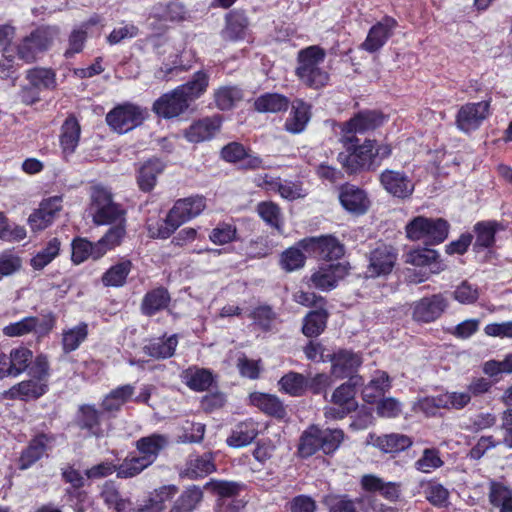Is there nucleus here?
<instances>
[{"label": "nucleus", "mask_w": 512, "mask_h": 512, "mask_svg": "<svg viewBox=\"0 0 512 512\" xmlns=\"http://www.w3.org/2000/svg\"><path fill=\"white\" fill-rule=\"evenodd\" d=\"M255 184L267 192L278 193L283 199L293 201L306 195L301 183L280 177H272L268 174L259 175L254 180Z\"/></svg>", "instance_id": "12"}, {"label": "nucleus", "mask_w": 512, "mask_h": 512, "mask_svg": "<svg viewBox=\"0 0 512 512\" xmlns=\"http://www.w3.org/2000/svg\"><path fill=\"white\" fill-rule=\"evenodd\" d=\"M47 391V384L44 382H37L34 379L22 381L8 391L4 392V397L7 399H20L30 400L37 399Z\"/></svg>", "instance_id": "27"}, {"label": "nucleus", "mask_w": 512, "mask_h": 512, "mask_svg": "<svg viewBox=\"0 0 512 512\" xmlns=\"http://www.w3.org/2000/svg\"><path fill=\"white\" fill-rule=\"evenodd\" d=\"M57 35L58 29L55 27H40L23 38L17 46H5L0 59L1 77H9L15 71L17 59L26 63L33 62L39 53L50 47Z\"/></svg>", "instance_id": "1"}, {"label": "nucleus", "mask_w": 512, "mask_h": 512, "mask_svg": "<svg viewBox=\"0 0 512 512\" xmlns=\"http://www.w3.org/2000/svg\"><path fill=\"white\" fill-rule=\"evenodd\" d=\"M208 85L209 75L205 71L200 70L193 74L191 80L176 88L191 103L206 92Z\"/></svg>", "instance_id": "34"}, {"label": "nucleus", "mask_w": 512, "mask_h": 512, "mask_svg": "<svg viewBox=\"0 0 512 512\" xmlns=\"http://www.w3.org/2000/svg\"><path fill=\"white\" fill-rule=\"evenodd\" d=\"M425 498L434 506L445 507L449 503V491L442 484L428 482L424 488Z\"/></svg>", "instance_id": "61"}, {"label": "nucleus", "mask_w": 512, "mask_h": 512, "mask_svg": "<svg viewBox=\"0 0 512 512\" xmlns=\"http://www.w3.org/2000/svg\"><path fill=\"white\" fill-rule=\"evenodd\" d=\"M33 353L27 348L20 347L10 352L12 376L16 377L24 372L32 363Z\"/></svg>", "instance_id": "57"}, {"label": "nucleus", "mask_w": 512, "mask_h": 512, "mask_svg": "<svg viewBox=\"0 0 512 512\" xmlns=\"http://www.w3.org/2000/svg\"><path fill=\"white\" fill-rule=\"evenodd\" d=\"M289 99L278 93H266L259 96L255 102V110L261 113H277L286 110Z\"/></svg>", "instance_id": "42"}, {"label": "nucleus", "mask_w": 512, "mask_h": 512, "mask_svg": "<svg viewBox=\"0 0 512 512\" xmlns=\"http://www.w3.org/2000/svg\"><path fill=\"white\" fill-rule=\"evenodd\" d=\"M243 98V93L237 86H223L214 91V101L220 110H230Z\"/></svg>", "instance_id": "48"}, {"label": "nucleus", "mask_w": 512, "mask_h": 512, "mask_svg": "<svg viewBox=\"0 0 512 512\" xmlns=\"http://www.w3.org/2000/svg\"><path fill=\"white\" fill-rule=\"evenodd\" d=\"M256 211L259 217L271 228L281 232L283 229V214L278 204L272 201H263L257 204Z\"/></svg>", "instance_id": "44"}, {"label": "nucleus", "mask_w": 512, "mask_h": 512, "mask_svg": "<svg viewBox=\"0 0 512 512\" xmlns=\"http://www.w3.org/2000/svg\"><path fill=\"white\" fill-rule=\"evenodd\" d=\"M449 301L441 293L424 297L413 304V319L429 323L438 319L448 308Z\"/></svg>", "instance_id": "14"}, {"label": "nucleus", "mask_w": 512, "mask_h": 512, "mask_svg": "<svg viewBox=\"0 0 512 512\" xmlns=\"http://www.w3.org/2000/svg\"><path fill=\"white\" fill-rule=\"evenodd\" d=\"M55 325V317L52 314L39 319L37 317H25L17 322L6 325L2 332L7 337H20L29 333H36L39 336L47 335Z\"/></svg>", "instance_id": "10"}, {"label": "nucleus", "mask_w": 512, "mask_h": 512, "mask_svg": "<svg viewBox=\"0 0 512 512\" xmlns=\"http://www.w3.org/2000/svg\"><path fill=\"white\" fill-rule=\"evenodd\" d=\"M348 154H339L338 159L347 172L354 173L359 169H375L374 141L365 140L363 144L353 142V146L343 145Z\"/></svg>", "instance_id": "9"}, {"label": "nucleus", "mask_w": 512, "mask_h": 512, "mask_svg": "<svg viewBox=\"0 0 512 512\" xmlns=\"http://www.w3.org/2000/svg\"><path fill=\"white\" fill-rule=\"evenodd\" d=\"M479 296V287L467 280L462 281L453 291V298L463 305L474 304L479 299Z\"/></svg>", "instance_id": "59"}, {"label": "nucleus", "mask_w": 512, "mask_h": 512, "mask_svg": "<svg viewBox=\"0 0 512 512\" xmlns=\"http://www.w3.org/2000/svg\"><path fill=\"white\" fill-rule=\"evenodd\" d=\"M329 512H360L362 500L351 499L347 495L330 497L326 500Z\"/></svg>", "instance_id": "58"}, {"label": "nucleus", "mask_w": 512, "mask_h": 512, "mask_svg": "<svg viewBox=\"0 0 512 512\" xmlns=\"http://www.w3.org/2000/svg\"><path fill=\"white\" fill-rule=\"evenodd\" d=\"M112 225L107 233L97 241V256H103L107 251L119 245L126 233L125 223H115Z\"/></svg>", "instance_id": "50"}, {"label": "nucleus", "mask_w": 512, "mask_h": 512, "mask_svg": "<svg viewBox=\"0 0 512 512\" xmlns=\"http://www.w3.org/2000/svg\"><path fill=\"white\" fill-rule=\"evenodd\" d=\"M299 246L328 260H337L344 254L343 245L333 237L306 238L299 242Z\"/></svg>", "instance_id": "18"}, {"label": "nucleus", "mask_w": 512, "mask_h": 512, "mask_svg": "<svg viewBox=\"0 0 512 512\" xmlns=\"http://www.w3.org/2000/svg\"><path fill=\"white\" fill-rule=\"evenodd\" d=\"M258 434V423L247 420L235 426L226 442L230 447L240 448L249 445Z\"/></svg>", "instance_id": "29"}, {"label": "nucleus", "mask_w": 512, "mask_h": 512, "mask_svg": "<svg viewBox=\"0 0 512 512\" xmlns=\"http://www.w3.org/2000/svg\"><path fill=\"white\" fill-rule=\"evenodd\" d=\"M252 403L260 410L277 418L286 416V409L280 399L275 395L256 393L251 395Z\"/></svg>", "instance_id": "39"}, {"label": "nucleus", "mask_w": 512, "mask_h": 512, "mask_svg": "<svg viewBox=\"0 0 512 512\" xmlns=\"http://www.w3.org/2000/svg\"><path fill=\"white\" fill-rule=\"evenodd\" d=\"M226 22V27L222 31V37L225 40L238 41L244 39L248 20L242 13H230Z\"/></svg>", "instance_id": "46"}, {"label": "nucleus", "mask_w": 512, "mask_h": 512, "mask_svg": "<svg viewBox=\"0 0 512 512\" xmlns=\"http://www.w3.org/2000/svg\"><path fill=\"white\" fill-rule=\"evenodd\" d=\"M380 183L389 194L402 199L410 197L414 191L412 180L400 171L384 170L380 174Z\"/></svg>", "instance_id": "19"}, {"label": "nucleus", "mask_w": 512, "mask_h": 512, "mask_svg": "<svg viewBox=\"0 0 512 512\" xmlns=\"http://www.w3.org/2000/svg\"><path fill=\"white\" fill-rule=\"evenodd\" d=\"M190 103L186 100L177 88L163 94L153 104V111L160 117L170 119L184 113Z\"/></svg>", "instance_id": "17"}, {"label": "nucleus", "mask_w": 512, "mask_h": 512, "mask_svg": "<svg viewBox=\"0 0 512 512\" xmlns=\"http://www.w3.org/2000/svg\"><path fill=\"white\" fill-rule=\"evenodd\" d=\"M88 336V325L81 322L74 327L64 329L62 332V349L64 353L77 350Z\"/></svg>", "instance_id": "41"}, {"label": "nucleus", "mask_w": 512, "mask_h": 512, "mask_svg": "<svg viewBox=\"0 0 512 512\" xmlns=\"http://www.w3.org/2000/svg\"><path fill=\"white\" fill-rule=\"evenodd\" d=\"M326 51L318 45L303 48L297 53L295 74L306 86L314 89L328 84L330 76L324 68Z\"/></svg>", "instance_id": "3"}, {"label": "nucleus", "mask_w": 512, "mask_h": 512, "mask_svg": "<svg viewBox=\"0 0 512 512\" xmlns=\"http://www.w3.org/2000/svg\"><path fill=\"white\" fill-rule=\"evenodd\" d=\"M182 381L194 391H205L213 383V374L210 370L196 366L189 367L181 374Z\"/></svg>", "instance_id": "31"}, {"label": "nucleus", "mask_w": 512, "mask_h": 512, "mask_svg": "<svg viewBox=\"0 0 512 512\" xmlns=\"http://www.w3.org/2000/svg\"><path fill=\"white\" fill-rule=\"evenodd\" d=\"M205 207V199L200 196L179 199L169 211L165 219V228L159 232L160 236L169 237L182 224L198 216Z\"/></svg>", "instance_id": "5"}, {"label": "nucleus", "mask_w": 512, "mask_h": 512, "mask_svg": "<svg viewBox=\"0 0 512 512\" xmlns=\"http://www.w3.org/2000/svg\"><path fill=\"white\" fill-rule=\"evenodd\" d=\"M442 465L443 461L439 456V451L430 448L425 449L415 462V468L422 473H431Z\"/></svg>", "instance_id": "62"}, {"label": "nucleus", "mask_w": 512, "mask_h": 512, "mask_svg": "<svg viewBox=\"0 0 512 512\" xmlns=\"http://www.w3.org/2000/svg\"><path fill=\"white\" fill-rule=\"evenodd\" d=\"M132 268L129 260H122L111 266L102 276V283L107 287H121L125 284Z\"/></svg>", "instance_id": "47"}, {"label": "nucleus", "mask_w": 512, "mask_h": 512, "mask_svg": "<svg viewBox=\"0 0 512 512\" xmlns=\"http://www.w3.org/2000/svg\"><path fill=\"white\" fill-rule=\"evenodd\" d=\"M383 121V115L376 111L360 112L342 125L340 141L343 145H349L348 147L351 148L353 142L359 141L356 137L357 133L362 134L369 130H374L379 127Z\"/></svg>", "instance_id": "8"}, {"label": "nucleus", "mask_w": 512, "mask_h": 512, "mask_svg": "<svg viewBox=\"0 0 512 512\" xmlns=\"http://www.w3.org/2000/svg\"><path fill=\"white\" fill-rule=\"evenodd\" d=\"M471 401L470 393L466 391H447L442 393L444 409L461 410Z\"/></svg>", "instance_id": "64"}, {"label": "nucleus", "mask_w": 512, "mask_h": 512, "mask_svg": "<svg viewBox=\"0 0 512 512\" xmlns=\"http://www.w3.org/2000/svg\"><path fill=\"white\" fill-rule=\"evenodd\" d=\"M202 499L203 492L199 487H189L175 501L170 512H193Z\"/></svg>", "instance_id": "49"}, {"label": "nucleus", "mask_w": 512, "mask_h": 512, "mask_svg": "<svg viewBox=\"0 0 512 512\" xmlns=\"http://www.w3.org/2000/svg\"><path fill=\"white\" fill-rule=\"evenodd\" d=\"M144 118L145 112L141 107L124 103L108 112L106 122L113 131L124 134L141 125Z\"/></svg>", "instance_id": "7"}, {"label": "nucleus", "mask_w": 512, "mask_h": 512, "mask_svg": "<svg viewBox=\"0 0 512 512\" xmlns=\"http://www.w3.org/2000/svg\"><path fill=\"white\" fill-rule=\"evenodd\" d=\"M327 317L323 309L311 311L304 320L303 333L308 337L318 336L326 327Z\"/></svg>", "instance_id": "54"}, {"label": "nucleus", "mask_w": 512, "mask_h": 512, "mask_svg": "<svg viewBox=\"0 0 512 512\" xmlns=\"http://www.w3.org/2000/svg\"><path fill=\"white\" fill-rule=\"evenodd\" d=\"M61 243L58 238L50 239L44 248L31 259V266L35 270H41L51 263L59 254Z\"/></svg>", "instance_id": "53"}, {"label": "nucleus", "mask_w": 512, "mask_h": 512, "mask_svg": "<svg viewBox=\"0 0 512 512\" xmlns=\"http://www.w3.org/2000/svg\"><path fill=\"white\" fill-rule=\"evenodd\" d=\"M135 395V386L125 384L111 390L102 401V408L108 413L118 412L121 407L132 400Z\"/></svg>", "instance_id": "30"}, {"label": "nucleus", "mask_w": 512, "mask_h": 512, "mask_svg": "<svg viewBox=\"0 0 512 512\" xmlns=\"http://www.w3.org/2000/svg\"><path fill=\"white\" fill-rule=\"evenodd\" d=\"M101 497L109 507H113L117 512H130L131 501L123 499L112 483L104 485Z\"/></svg>", "instance_id": "56"}, {"label": "nucleus", "mask_w": 512, "mask_h": 512, "mask_svg": "<svg viewBox=\"0 0 512 512\" xmlns=\"http://www.w3.org/2000/svg\"><path fill=\"white\" fill-rule=\"evenodd\" d=\"M339 200L346 211L355 215L366 213L370 206L366 192L352 184H345L341 187Z\"/></svg>", "instance_id": "21"}, {"label": "nucleus", "mask_w": 512, "mask_h": 512, "mask_svg": "<svg viewBox=\"0 0 512 512\" xmlns=\"http://www.w3.org/2000/svg\"><path fill=\"white\" fill-rule=\"evenodd\" d=\"M332 362L331 374L339 379L356 376L354 373L362 364L359 354L348 350H340L329 358Z\"/></svg>", "instance_id": "22"}, {"label": "nucleus", "mask_w": 512, "mask_h": 512, "mask_svg": "<svg viewBox=\"0 0 512 512\" xmlns=\"http://www.w3.org/2000/svg\"><path fill=\"white\" fill-rule=\"evenodd\" d=\"M367 443L384 453H399L412 446V439L404 434L391 433L382 436L370 434L367 438Z\"/></svg>", "instance_id": "24"}, {"label": "nucleus", "mask_w": 512, "mask_h": 512, "mask_svg": "<svg viewBox=\"0 0 512 512\" xmlns=\"http://www.w3.org/2000/svg\"><path fill=\"white\" fill-rule=\"evenodd\" d=\"M310 119L311 106L303 100H295L285 121L284 129L291 134H299L305 130Z\"/></svg>", "instance_id": "25"}, {"label": "nucleus", "mask_w": 512, "mask_h": 512, "mask_svg": "<svg viewBox=\"0 0 512 512\" xmlns=\"http://www.w3.org/2000/svg\"><path fill=\"white\" fill-rule=\"evenodd\" d=\"M348 273L347 267L339 262L322 263L310 278L312 285L320 290H331Z\"/></svg>", "instance_id": "16"}, {"label": "nucleus", "mask_w": 512, "mask_h": 512, "mask_svg": "<svg viewBox=\"0 0 512 512\" xmlns=\"http://www.w3.org/2000/svg\"><path fill=\"white\" fill-rule=\"evenodd\" d=\"M89 213L96 225L126 222V211L113 200L110 190L102 186L92 188Z\"/></svg>", "instance_id": "4"}, {"label": "nucleus", "mask_w": 512, "mask_h": 512, "mask_svg": "<svg viewBox=\"0 0 512 512\" xmlns=\"http://www.w3.org/2000/svg\"><path fill=\"white\" fill-rule=\"evenodd\" d=\"M27 79L37 89L52 88L55 85V74L45 68H35L28 72Z\"/></svg>", "instance_id": "63"}, {"label": "nucleus", "mask_w": 512, "mask_h": 512, "mask_svg": "<svg viewBox=\"0 0 512 512\" xmlns=\"http://www.w3.org/2000/svg\"><path fill=\"white\" fill-rule=\"evenodd\" d=\"M280 390L290 396H301L308 387L307 378L297 372H289L281 377L278 382Z\"/></svg>", "instance_id": "51"}, {"label": "nucleus", "mask_w": 512, "mask_h": 512, "mask_svg": "<svg viewBox=\"0 0 512 512\" xmlns=\"http://www.w3.org/2000/svg\"><path fill=\"white\" fill-rule=\"evenodd\" d=\"M178 340L175 335L156 339L144 346V352L155 359H166L174 355Z\"/></svg>", "instance_id": "45"}, {"label": "nucleus", "mask_w": 512, "mask_h": 512, "mask_svg": "<svg viewBox=\"0 0 512 512\" xmlns=\"http://www.w3.org/2000/svg\"><path fill=\"white\" fill-rule=\"evenodd\" d=\"M169 443V437L159 433L139 438L134 444L136 452H130L119 464L118 478L127 479L139 475L156 462Z\"/></svg>", "instance_id": "2"}, {"label": "nucleus", "mask_w": 512, "mask_h": 512, "mask_svg": "<svg viewBox=\"0 0 512 512\" xmlns=\"http://www.w3.org/2000/svg\"><path fill=\"white\" fill-rule=\"evenodd\" d=\"M362 486L368 491H378L390 501H395L400 496V486L394 482H384L374 475H365L362 478Z\"/></svg>", "instance_id": "37"}, {"label": "nucleus", "mask_w": 512, "mask_h": 512, "mask_svg": "<svg viewBox=\"0 0 512 512\" xmlns=\"http://www.w3.org/2000/svg\"><path fill=\"white\" fill-rule=\"evenodd\" d=\"M397 259L395 250L388 245H378L371 251L366 276L375 278L391 273Z\"/></svg>", "instance_id": "15"}, {"label": "nucleus", "mask_w": 512, "mask_h": 512, "mask_svg": "<svg viewBox=\"0 0 512 512\" xmlns=\"http://www.w3.org/2000/svg\"><path fill=\"white\" fill-rule=\"evenodd\" d=\"M398 27V22L385 16L376 22L368 31L366 39L361 43L360 48L368 53L379 51L387 41L393 36Z\"/></svg>", "instance_id": "13"}, {"label": "nucleus", "mask_w": 512, "mask_h": 512, "mask_svg": "<svg viewBox=\"0 0 512 512\" xmlns=\"http://www.w3.org/2000/svg\"><path fill=\"white\" fill-rule=\"evenodd\" d=\"M500 228L501 225L496 221H483L475 224L476 241L474 249L491 248L495 242V234Z\"/></svg>", "instance_id": "38"}, {"label": "nucleus", "mask_w": 512, "mask_h": 512, "mask_svg": "<svg viewBox=\"0 0 512 512\" xmlns=\"http://www.w3.org/2000/svg\"><path fill=\"white\" fill-rule=\"evenodd\" d=\"M363 384L361 376H351L350 379L340 385L332 394V402L337 406H343L350 411L357 407L355 401L356 387Z\"/></svg>", "instance_id": "28"}, {"label": "nucleus", "mask_w": 512, "mask_h": 512, "mask_svg": "<svg viewBox=\"0 0 512 512\" xmlns=\"http://www.w3.org/2000/svg\"><path fill=\"white\" fill-rule=\"evenodd\" d=\"M448 223L443 219H429L418 216L406 226L407 237L411 240L424 239L431 244H439L448 236Z\"/></svg>", "instance_id": "6"}, {"label": "nucleus", "mask_w": 512, "mask_h": 512, "mask_svg": "<svg viewBox=\"0 0 512 512\" xmlns=\"http://www.w3.org/2000/svg\"><path fill=\"white\" fill-rule=\"evenodd\" d=\"M489 109L490 100L467 103L461 106L456 116L458 129L465 133L477 130L488 117Z\"/></svg>", "instance_id": "11"}, {"label": "nucleus", "mask_w": 512, "mask_h": 512, "mask_svg": "<svg viewBox=\"0 0 512 512\" xmlns=\"http://www.w3.org/2000/svg\"><path fill=\"white\" fill-rule=\"evenodd\" d=\"M321 449V429L317 426H310L306 429L299 441L298 453L301 457L307 458Z\"/></svg>", "instance_id": "43"}, {"label": "nucleus", "mask_w": 512, "mask_h": 512, "mask_svg": "<svg viewBox=\"0 0 512 512\" xmlns=\"http://www.w3.org/2000/svg\"><path fill=\"white\" fill-rule=\"evenodd\" d=\"M215 470L211 453L203 455H191L186 463L184 473L191 479L205 477Z\"/></svg>", "instance_id": "33"}, {"label": "nucleus", "mask_w": 512, "mask_h": 512, "mask_svg": "<svg viewBox=\"0 0 512 512\" xmlns=\"http://www.w3.org/2000/svg\"><path fill=\"white\" fill-rule=\"evenodd\" d=\"M48 443L49 437L43 434L32 439L29 446L21 454L19 459L20 469H28L41 459L46 452Z\"/></svg>", "instance_id": "35"}, {"label": "nucleus", "mask_w": 512, "mask_h": 512, "mask_svg": "<svg viewBox=\"0 0 512 512\" xmlns=\"http://www.w3.org/2000/svg\"><path fill=\"white\" fill-rule=\"evenodd\" d=\"M221 127L219 117H205L193 122L185 131L184 137L190 143H200L212 139Z\"/></svg>", "instance_id": "23"}, {"label": "nucleus", "mask_w": 512, "mask_h": 512, "mask_svg": "<svg viewBox=\"0 0 512 512\" xmlns=\"http://www.w3.org/2000/svg\"><path fill=\"white\" fill-rule=\"evenodd\" d=\"M165 165L159 159L144 162L137 173V184L141 191L150 192L157 183V177L164 171Z\"/></svg>", "instance_id": "26"}, {"label": "nucleus", "mask_w": 512, "mask_h": 512, "mask_svg": "<svg viewBox=\"0 0 512 512\" xmlns=\"http://www.w3.org/2000/svg\"><path fill=\"white\" fill-rule=\"evenodd\" d=\"M390 379L386 372L377 371L369 383L363 388L364 401L373 403L377 397L383 395L390 389Z\"/></svg>", "instance_id": "40"}, {"label": "nucleus", "mask_w": 512, "mask_h": 512, "mask_svg": "<svg viewBox=\"0 0 512 512\" xmlns=\"http://www.w3.org/2000/svg\"><path fill=\"white\" fill-rule=\"evenodd\" d=\"M61 208L62 197L60 196H54L42 201L40 207L29 216L28 222L30 227L35 231L46 229L52 224Z\"/></svg>", "instance_id": "20"}, {"label": "nucleus", "mask_w": 512, "mask_h": 512, "mask_svg": "<svg viewBox=\"0 0 512 512\" xmlns=\"http://www.w3.org/2000/svg\"><path fill=\"white\" fill-rule=\"evenodd\" d=\"M79 139L80 125L75 117L70 116L64 121L60 134V145L66 156L75 152Z\"/></svg>", "instance_id": "32"}, {"label": "nucleus", "mask_w": 512, "mask_h": 512, "mask_svg": "<svg viewBox=\"0 0 512 512\" xmlns=\"http://www.w3.org/2000/svg\"><path fill=\"white\" fill-rule=\"evenodd\" d=\"M177 493V487L174 485H165L158 489H155L151 493L148 503L158 510V512H164L167 507V502H170Z\"/></svg>", "instance_id": "60"}, {"label": "nucleus", "mask_w": 512, "mask_h": 512, "mask_svg": "<svg viewBox=\"0 0 512 512\" xmlns=\"http://www.w3.org/2000/svg\"><path fill=\"white\" fill-rule=\"evenodd\" d=\"M97 242L91 243L86 239H76L72 242V261L80 264L88 258L99 259L102 256L96 254Z\"/></svg>", "instance_id": "55"}, {"label": "nucleus", "mask_w": 512, "mask_h": 512, "mask_svg": "<svg viewBox=\"0 0 512 512\" xmlns=\"http://www.w3.org/2000/svg\"><path fill=\"white\" fill-rule=\"evenodd\" d=\"M170 302V295L164 288H156L147 292L142 300L141 309L145 315L151 316L165 309Z\"/></svg>", "instance_id": "36"}, {"label": "nucleus", "mask_w": 512, "mask_h": 512, "mask_svg": "<svg viewBox=\"0 0 512 512\" xmlns=\"http://www.w3.org/2000/svg\"><path fill=\"white\" fill-rule=\"evenodd\" d=\"M80 426L87 429L95 437L104 436V431L100 426L101 413L93 405H83L80 408Z\"/></svg>", "instance_id": "52"}]
</instances>
